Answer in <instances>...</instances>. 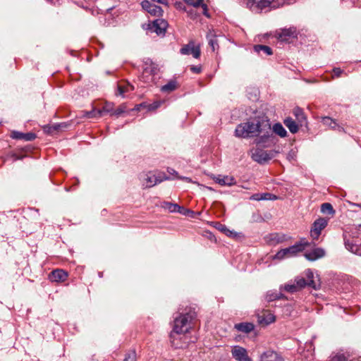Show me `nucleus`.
Returning a JSON list of instances; mask_svg holds the SVG:
<instances>
[{
    "instance_id": "18",
    "label": "nucleus",
    "mask_w": 361,
    "mask_h": 361,
    "mask_svg": "<svg viewBox=\"0 0 361 361\" xmlns=\"http://www.w3.org/2000/svg\"><path fill=\"white\" fill-rule=\"evenodd\" d=\"M287 240V238L283 234L280 233H270L264 237L265 242L269 245H275L281 243Z\"/></svg>"
},
{
    "instance_id": "25",
    "label": "nucleus",
    "mask_w": 361,
    "mask_h": 361,
    "mask_svg": "<svg viewBox=\"0 0 361 361\" xmlns=\"http://www.w3.org/2000/svg\"><path fill=\"white\" fill-rule=\"evenodd\" d=\"M279 299H288V298L281 292L276 290H269L267 293L265 300L267 302H271Z\"/></svg>"
},
{
    "instance_id": "22",
    "label": "nucleus",
    "mask_w": 361,
    "mask_h": 361,
    "mask_svg": "<svg viewBox=\"0 0 361 361\" xmlns=\"http://www.w3.org/2000/svg\"><path fill=\"white\" fill-rule=\"evenodd\" d=\"M292 256H293V245L280 250L273 257V259L281 260L286 258H290Z\"/></svg>"
},
{
    "instance_id": "51",
    "label": "nucleus",
    "mask_w": 361,
    "mask_h": 361,
    "mask_svg": "<svg viewBox=\"0 0 361 361\" xmlns=\"http://www.w3.org/2000/svg\"><path fill=\"white\" fill-rule=\"evenodd\" d=\"M167 172L171 175L175 176L176 178L178 176L177 171L172 168H168Z\"/></svg>"
},
{
    "instance_id": "9",
    "label": "nucleus",
    "mask_w": 361,
    "mask_h": 361,
    "mask_svg": "<svg viewBox=\"0 0 361 361\" xmlns=\"http://www.w3.org/2000/svg\"><path fill=\"white\" fill-rule=\"evenodd\" d=\"M274 37L281 43H290L293 39V32L291 28H282L276 30Z\"/></svg>"
},
{
    "instance_id": "44",
    "label": "nucleus",
    "mask_w": 361,
    "mask_h": 361,
    "mask_svg": "<svg viewBox=\"0 0 361 361\" xmlns=\"http://www.w3.org/2000/svg\"><path fill=\"white\" fill-rule=\"evenodd\" d=\"M190 71L194 73H200L202 72V68L199 66H192L190 67Z\"/></svg>"
},
{
    "instance_id": "58",
    "label": "nucleus",
    "mask_w": 361,
    "mask_h": 361,
    "mask_svg": "<svg viewBox=\"0 0 361 361\" xmlns=\"http://www.w3.org/2000/svg\"><path fill=\"white\" fill-rule=\"evenodd\" d=\"M164 179V180H168V179H169V178H168V177H166V176H165Z\"/></svg>"
},
{
    "instance_id": "48",
    "label": "nucleus",
    "mask_w": 361,
    "mask_h": 361,
    "mask_svg": "<svg viewBox=\"0 0 361 361\" xmlns=\"http://www.w3.org/2000/svg\"><path fill=\"white\" fill-rule=\"evenodd\" d=\"M333 72L336 77H339L343 71L340 68H334Z\"/></svg>"
},
{
    "instance_id": "52",
    "label": "nucleus",
    "mask_w": 361,
    "mask_h": 361,
    "mask_svg": "<svg viewBox=\"0 0 361 361\" xmlns=\"http://www.w3.org/2000/svg\"><path fill=\"white\" fill-rule=\"evenodd\" d=\"M151 2H152L153 4L157 2V3H159V4L168 6L167 0H151Z\"/></svg>"
},
{
    "instance_id": "55",
    "label": "nucleus",
    "mask_w": 361,
    "mask_h": 361,
    "mask_svg": "<svg viewBox=\"0 0 361 361\" xmlns=\"http://www.w3.org/2000/svg\"><path fill=\"white\" fill-rule=\"evenodd\" d=\"M159 106V102H154V104H152L151 107H150V109H156L157 107Z\"/></svg>"
},
{
    "instance_id": "54",
    "label": "nucleus",
    "mask_w": 361,
    "mask_h": 361,
    "mask_svg": "<svg viewBox=\"0 0 361 361\" xmlns=\"http://www.w3.org/2000/svg\"><path fill=\"white\" fill-rule=\"evenodd\" d=\"M124 87L125 90H128V92L133 90V87L129 83H128L126 85H124Z\"/></svg>"
},
{
    "instance_id": "4",
    "label": "nucleus",
    "mask_w": 361,
    "mask_h": 361,
    "mask_svg": "<svg viewBox=\"0 0 361 361\" xmlns=\"http://www.w3.org/2000/svg\"><path fill=\"white\" fill-rule=\"evenodd\" d=\"M143 71L140 76V80L146 84L156 83L159 78L158 73L159 68L158 65L147 58L143 61Z\"/></svg>"
},
{
    "instance_id": "40",
    "label": "nucleus",
    "mask_w": 361,
    "mask_h": 361,
    "mask_svg": "<svg viewBox=\"0 0 361 361\" xmlns=\"http://www.w3.org/2000/svg\"><path fill=\"white\" fill-rule=\"evenodd\" d=\"M123 361H136L135 350H130L126 355Z\"/></svg>"
},
{
    "instance_id": "36",
    "label": "nucleus",
    "mask_w": 361,
    "mask_h": 361,
    "mask_svg": "<svg viewBox=\"0 0 361 361\" xmlns=\"http://www.w3.org/2000/svg\"><path fill=\"white\" fill-rule=\"evenodd\" d=\"M280 292L284 293V292L289 293L290 294L293 293V284L287 283L283 286H281L279 288Z\"/></svg>"
},
{
    "instance_id": "41",
    "label": "nucleus",
    "mask_w": 361,
    "mask_h": 361,
    "mask_svg": "<svg viewBox=\"0 0 361 361\" xmlns=\"http://www.w3.org/2000/svg\"><path fill=\"white\" fill-rule=\"evenodd\" d=\"M262 200H275L277 199L276 195L269 192L262 193Z\"/></svg>"
},
{
    "instance_id": "53",
    "label": "nucleus",
    "mask_w": 361,
    "mask_h": 361,
    "mask_svg": "<svg viewBox=\"0 0 361 361\" xmlns=\"http://www.w3.org/2000/svg\"><path fill=\"white\" fill-rule=\"evenodd\" d=\"M177 178L178 179H180V180H185L187 182H191V179L188 177H185V176H177Z\"/></svg>"
},
{
    "instance_id": "20",
    "label": "nucleus",
    "mask_w": 361,
    "mask_h": 361,
    "mask_svg": "<svg viewBox=\"0 0 361 361\" xmlns=\"http://www.w3.org/2000/svg\"><path fill=\"white\" fill-rule=\"evenodd\" d=\"M11 137L15 140H23L25 141H32L36 138V135L34 133H21L18 131H12Z\"/></svg>"
},
{
    "instance_id": "3",
    "label": "nucleus",
    "mask_w": 361,
    "mask_h": 361,
    "mask_svg": "<svg viewBox=\"0 0 361 361\" xmlns=\"http://www.w3.org/2000/svg\"><path fill=\"white\" fill-rule=\"evenodd\" d=\"M300 252H303L305 259L311 262L321 259L326 255L324 249L316 247L314 243H310L305 239H302L300 242L295 243V254Z\"/></svg>"
},
{
    "instance_id": "29",
    "label": "nucleus",
    "mask_w": 361,
    "mask_h": 361,
    "mask_svg": "<svg viewBox=\"0 0 361 361\" xmlns=\"http://www.w3.org/2000/svg\"><path fill=\"white\" fill-rule=\"evenodd\" d=\"M322 122L324 126H329L332 129L338 130V131H343V130L342 127H341L336 123L335 120L332 119L330 117H323Z\"/></svg>"
},
{
    "instance_id": "37",
    "label": "nucleus",
    "mask_w": 361,
    "mask_h": 361,
    "mask_svg": "<svg viewBox=\"0 0 361 361\" xmlns=\"http://www.w3.org/2000/svg\"><path fill=\"white\" fill-rule=\"evenodd\" d=\"M219 229L228 236L235 237L237 235L235 232L230 231L225 225H220Z\"/></svg>"
},
{
    "instance_id": "15",
    "label": "nucleus",
    "mask_w": 361,
    "mask_h": 361,
    "mask_svg": "<svg viewBox=\"0 0 361 361\" xmlns=\"http://www.w3.org/2000/svg\"><path fill=\"white\" fill-rule=\"evenodd\" d=\"M257 321L262 325H269L273 323L276 317L269 310H262L257 313Z\"/></svg>"
},
{
    "instance_id": "38",
    "label": "nucleus",
    "mask_w": 361,
    "mask_h": 361,
    "mask_svg": "<svg viewBox=\"0 0 361 361\" xmlns=\"http://www.w3.org/2000/svg\"><path fill=\"white\" fill-rule=\"evenodd\" d=\"M98 111H99V109H98V110L93 109L90 111H85L83 116L88 118H99L100 116H99Z\"/></svg>"
},
{
    "instance_id": "35",
    "label": "nucleus",
    "mask_w": 361,
    "mask_h": 361,
    "mask_svg": "<svg viewBox=\"0 0 361 361\" xmlns=\"http://www.w3.org/2000/svg\"><path fill=\"white\" fill-rule=\"evenodd\" d=\"M321 212L324 214L334 215L335 210L330 203L326 202L321 205Z\"/></svg>"
},
{
    "instance_id": "1",
    "label": "nucleus",
    "mask_w": 361,
    "mask_h": 361,
    "mask_svg": "<svg viewBox=\"0 0 361 361\" xmlns=\"http://www.w3.org/2000/svg\"><path fill=\"white\" fill-rule=\"evenodd\" d=\"M234 133L239 138L259 137L257 144H267L271 137V124L266 116H257L238 124Z\"/></svg>"
},
{
    "instance_id": "39",
    "label": "nucleus",
    "mask_w": 361,
    "mask_h": 361,
    "mask_svg": "<svg viewBox=\"0 0 361 361\" xmlns=\"http://www.w3.org/2000/svg\"><path fill=\"white\" fill-rule=\"evenodd\" d=\"M187 5L198 8L204 0H183Z\"/></svg>"
},
{
    "instance_id": "24",
    "label": "nucleus",
    "mask_w": 361,
    "mask_h": 361,
    "mask_svg": "<svg viewBox=\"0 0 361 361\" xmlns=\"http://www.w3.org/2000/svg\"><path fill=\"white\" fill-rule=\"evenodd\" d=\"M215 181L221 185L227 186L234 185L236 183L235 178L229 176H219L215 178Z\"/></svg>"
},
{
    "instance_id": "2",
    "label": "nucleus",
    "mask_w": 361,
    "mask_h": 361,
    "mask_svg": "<svg viewBox=\"0 0 361 361\" xmlns=\"http://www.w3.org/2000/svg\"><path fill=\"white\" fill-rule=\"evenodd\" d=\"M292 0H243L246 8L253 13H261L275 10L286 4H291Z\"/></svg>"
},
{
    "instance_id": "13",
    "label": "nucleus",
    "mask_w": 361,
    "mask_h": 361,
    "mask_svg": "<svg viewBox=\"0 0 361 361\" xmlns=\"http://www.w3.org/2000/svg\"><path fill=\"white\" fill-rule=\"evenodd\" d=\"M180 53L182 55H190L192 54L195 59H198L200 56V49L199 47H195L192 41L188 44L182 47L180 49Z\"/></svg>"
},
{
    "instance_id": "45",
    "label": "nucleus",
    "mask_w": 361,
    "mask_h": 361,
    "mask_svg": "<svg viewBox=\"0 0 361 361\" xmlns=\"http://www.w3.org/2000/svg\"><path fill=\"white\" fill-rule=\"evenodd\" d=\"M262 193H255L250 197V200L259 201L262 200Z\"/></svg>"
},
{
    "instance_id": "23",
    "label": "nucleus",
    "mask_w": 361,
    "mask_h": 361,
    "mask_svg": "<svg viewBox=\"0 0 361 361\" xmlns=\"http://www.w3.org/2000/svg\"><path fill=\"white\" fill-rule=\"evenodd\" d=\"M271 138L267 142V143L272 142H273V133H275L276 135L280 136L281 137H284L287 135V131L283 128L281 123H276L273 126V128H271Z\"/></svg>"
},
{
    "instance_id": "42",
    "label": "nucleus",
    "mask_w": 361,
    "mask_h": 361,
    "mask_svg": "<svg viewBox=\"0 0 361 361\" xmlns=\"http://www.w3.org/2000/svg\"><path fill=\"white\" fill-rule=\"evenodd\" d=\"M284 123L288 127L290 132L293 133V120L291 118H288L284 121Z\"/></svg>"
},
{
    "instance_id": "19",
    "label": "nucleus",
    "mask_w": 361,
    "mask_h": 361,
    "mask_svg": "<svg viewBox=\"0 0 361 361\" xmlns=\"http://www.w3.org/2000/svg\"><path fill=\"white\" fill-rule=\"evenodd\" d=\"M259 361H283V360L276 352L269 350L260 355Z\"/></svg>"
},
{
    "instance_id": "28",
    "label": "nucleus",
    "mask_w": 361,
    "mask_h": 361,
    "mask_svg": "<svg viewBox=\"0 0 361 361\" xmlns=\"http://www.w3.org/2000/svg\"><path fill=\"white\" fill-rule=\"evenodd\" d=\"M253 49L261 56H270L273 54L271 47L267 45L257 44L254 46Z\"/></svg>"
},
{
    "instance_id": "6",
    "label": "nucleus",
    "mask_w": 361,
    "mask_h": 361,
    "mask_svg": "<svg viewBox=\"0 0 361 361\" xmlns=\"http://www.w3.org/2000/svg\"><path fill=\"white\" fill-rule=\"evenodd\" d=\"M298 131L306 133L308 131L307 116L302 109L295 107V133Z\"/></svg>"
},
{
    "instance_id": "26",
    "label": "nucleus",
    "mask_w": 361,
    "mask_h": 361,
    "mask_svg": "<svg viewBox=\"0 0 361 361\" xmlns=\"http://www.w3.org/2000/svg\"><path fill=\"white\" fill-rule=\"evenodd\" d=\"M255 326L252 323L242 322L235 324V329L242 333L248 334L254 330Z\"/></svg>"
},
{
    "instance_id": "12",
    "label": "nucleus",
    "mask_w": 361,
    "mask_h": 361,
    "mask_svg": "<svg viewBox=\"0 0 361 361\" xmlns=\"http://www.w3.org/2000/svg\"><path fill=\"white\" fill-rule=\"evenodd\" d=\"M167 27V21L161 18L154 20L152 24L149 25V29L157 35H164Z\"/></svg>"
},
{
    "instance_id": "11",
    "label": "nucleus",
    "mask_w": 361,
    "mask_h": 361,
    "mask_svg": "<svg viewBox=\"0 0 361 361\" xmlns=\"http://www.w3.org/2000/svg\"><path fill=\"white\" fill-rule=\"evenodd\" d=\"M141 6L145 11L153 16L159 17L162 16V8L159 6H157L148 0L143 1L141 3Z\"/></svg>"
},
{
    "instance_id": "14",
    "label": "nucleus",
    "mask_w": 361,
    "mask_h": 361,
    "mask_svg": "<svg viewBox=\"0 0 361 361\" xmlns=\"http://www.w3.org/2000/svg\"><path fill=\"white\" fill-rule=\"evenodd\" d=\"M233 357L238 361H252L248 356L247 350L241 346H234L231 350Z\"/></svg>"
},
{
    "instance_id": "49",
    "label": "nucleus",
    "mask_w": 361,
    "mask_h": 361,
    "mask_svg": "<svg viewBox=\"0 0 361 361\" xmlns=\"http://www.w3.org/2000/svg\"><path fill=\"white\" fill-rule=\"evenodd\" d=\"M123 112H124V109H123L122 107H119V108H118L116 110L113 111L112 115L119 116V115H121Z\"/></svg>"
},
{
    "instance_id": "31",
    "label": "nucleus",
    "mask_w": 361,
    "mask_h": 361,
    "mask_svg": "<svg viewBox=\"0 0 361 361\" xmlns=\"http://www.w3.org/2000/svg\"><path fill=\"white\" fill-rule=\"evenodd\" d=\"M177 87L178 85L176 80H171L161 87V91L162 92L170 93L176 90Z\"/></svg>"
},
{
    "instance_id": "27",
    "label": "nucleus",
    "mask_w": 361,
    "mask_h": 361,
    "mask_svg": "<svg viewBox=\"0 0 361 361\" xmlns=\"http://www.w3.org/2000/svg\"><path fill=\"white\" fill-rule=\"evenodd\" d=\"M146 176L147 177L145 178V182L143 183V185L145 188H151L162 181V179H160L154 175H152L150 173L147 174Z\"/></svg>"
},
{
    "instance_id": "56",
    "label": "nucleus",
    "mask_w": 361,
    "mask_h": 361,
    "mask_svg": "<svg viewBox=\"0 0 361 361\" xmlns=\"http://www.w3.org/2000/svg\"><path fill=\"white\" fill-rule=\"evenodd\" d=\"M182 211V214H189V213H192V211L189 210V209H185L184 207H183V209H181Z\"/></svg>"
},
{
    "instance_id": "57",
    "label": "nucleus",
    "mask_w": 361,
    "mask_h": 361,
    "mask_svg": "<svg viewBox=\"0 0 361 361\" xmlns=\"http://www.w3.org/2000/svg\"><path fill=\"white\" fill-rule=\"evenodd\" d=\"M60 124H62L61 125V129L62 128H67L68 126V124L66 123H60Z\"/></svg>"
},
{
    "instance_id": "30",
    "label": "nucleus",
    "mask_w": 361,
    "mask_h": 361,
    "mask_svg": "<svg viewBox=\"0 0 361 361\" xmlns=\"http://www.w3.org/2000/svg\"><path fill=\"white\" fill-rule=\"evenodd\" d=\"M207 39L213 51H215L216 49L219 48L216 36L214 30H209V32L207 35Z\"/></svg>"
},
{
    "instance_id": "50",
    "label": "nucleus",
    "mask_w": 361,
    "mask_h": 361,
    "mask_svg": "<svg viewBox=\"0 0 361 361\" xmlns=\"http://www.w3.org/2000/svg\"><path fill=\"white\" fill-rule=\"evenodd\" d=\"M61 125L60 123H55L51 125V128H54V132L61 130Z\"/></svg>"
},
{
    "instance_id": "5",
    "label": "nucleus",
    "mask_w": 361,
    "mask_h": 361,
    "mask_svg": "<svg viewBox=\"0 0 361 361\" xmlns=\"http://www.w3.org/2000/svg\"><path fill=\"white\" fill-rule=\"evenodd\" d=\"M195 318V313L180 314L174 318L172 331L176 334H185L192 328L191 322Z\"/></svg>"
},
{
    "instance_id": "10",
    "label": "nucleus",
    "mask_w": 361,
    "mask_h": 361,
    "mask_svg": "<svg viewBox=\"0 0 361 361\" xmlns=\"http://www.w3.org/2000/svg\"><path fill=\"white\" fill-rule=\"evenodd\" d=\"M359 240L357 238L350 239L348 238L346 234L344 235V244L347 250L351 252L361 256V243L359 244Z\"/></svg>"
},
{
    "instance_id": "16",
    "label": "nucleus",
    "mask_w": 361,
    "mask_h": 361,
    "mask_svg": "<svg viewBox=\"0 0 361 361\" xmlns=\"http://www.w3.org/2000/svg\"><path fill=\"white\" fill-rule=\"evenodd\" d=\"M181 334H176L174 331L170 334V342L175 348H185L188 346V343L184 341L185 336H180Z\"/></svg>"
},
{
    "instance_id": "17",
    "label": "nucleus",
    "mask_w": 361,
    "mask_h": 361,
    "mask_svg": "<svg viewBox=\"0 0 361 361\" xmlns=\"http://www.w3.org/2000/svg\"><path fill=\"white\" fill-rule=\"evenodd\" d=\"M252 158L254 161L262 164L271 159V156L267 151L262 149H256L252 154Z\"/></svg>"
},
{
    "instance_id": "33",
    "label": "nucleus",
    "mask_w": 361,
    "mask_h": 361,
    "mask_svg": "<svg viewBox=\"0 0 361 361\" xmlns=\"http://www.w3.org/2000/svg\"><path fill=\"white\" fill-rule=\"evenodd\" d=\"M331 361H353V359L348 354L338 353L331 357Z\"/></svg>"
},
{
    "instance_id": "7",
    "label": "nucleus",
    "mask_w": 361,
    "mask_h": 361,
    "mask_svg": "<svg viewBox=\"0 0 361 361\" xmlns=\"http://www.w3.org/2000/svg\"><path fill=\"white\" fill-rule=\"evenodd\" d=\"M305 277L298 279L296 281V286L300 288L305 286L311 287L314 290H317L320 287V283L314 280V274L310 269L304 272Z\"/></svg>"
},
{
    "instance_id": "46",
    "label": "nucleus",
    "mask_w": 361,
    "mask_h": 361,
    "mask_svg": "<svg viewBox=\"0 0 361 361\" xmlns=\"http://www.w3.org/2000/svg\"><path fill=\"white\" fill-rule=\"evenodd\" d=\"M44 131L48 134H51L54 132V128H51V125H47L44 127Z\"/></svg>"
},
{
    "instance_id": "21",
    "label": "nucleus",
    "mask_w": 361,
    "mask_h": 361,
    "mask_svg": "<svg viewBox=\"0 0 361 361\" xmlns=\"http://www.w3.org/2000/svg\"><path fill=\"white\" fill-rule=\"evenodd\" d=\"M68 278V274L63 269H56L51 271L49 279L54 282H63Z\"/></svg>"
},
{
    "instance_id": "34",
    "label": "nucleus",
    "mask_w": 361,
    "mask_h": 361,
    "mask_svg": "<svg viewBox=\"0 0 361 361\" xmlns=\"http://www.w3.org/2000/svg\"><path fill=\"white\" fill-rule=\"evenodd\" d=\"M113 104L111 103H106L102 109H99V116H103L106 114H110L112 115L113 113Z\"/></svg>"
},
{
    "instance_id": "32",
    "label": "nucleus",
    "mask_w": 361,
    "mask_h": 361,
    "mask_svg": "<svg viewBox=\"0 0 361 361\" xmlns=\"http://www.w3.org/2000/svg\"><path fill=\"white\" fill-rule=\"evenodd\" d=\"M163 207L168 209L170 212L183 213L181 209H183V207H180L178 204L169 202H164Z\"/></svg>"
},
{
    "instance_id": "47",
    "label": "nucleus",
    "mask_w": 361,
    "mask_h": 361,
    "mask_svg": "<svg viewBox=\"0 0 361 361\" xmlns=\"http://www.w3.org/2000/svg\"><path fill=\"white\" fill-rule=\"evenodd\" d=\"M118 94L121 96L123 95V94L126 92H128V90H125V87L121 85H118Z\"/></svg>"
},
{
    "instance_id": "43",
    "label": "nucleus",
    "mask_w": 361,
    "mask_h": 361,
    "mask_svg": "<svg viewBox=\"0 0 361 361\" xmlns=\"http://www.w3.org/2000/svg\"><path fill=\"white\" fill-rule=\"evenodd\" d=\"M200 7L202 8V14L207 18H210V15L208 11V6L204 3V1L200 5Z\"/></svg>"
},
{
    "instance_id": "8",
    "label": "nucleus",
    "mask_w": 361,
    "mask_h": 361,
    "mask_svg": "<svg viewBox=\"0 0 361 361\" xmlns=\"http://www.w3.org/2000/svg\"><path fill=\"white\" fill-rule=\"evenodd\" d=\"M329 220L325 218H319L314 221L310 231V234L313 240H317L321 235L322 231L324 229Z\"/></svg>"
}]
</instances>
